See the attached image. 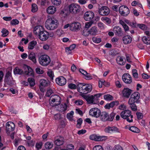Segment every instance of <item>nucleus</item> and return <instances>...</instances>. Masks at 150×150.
<instances>
[{
  "mask_svg": "<svg viewBox=\"0 0 150 150\" xmlns=\"http://www.w3.org/2000/svg\"><path fill=\"white\" fill-rule=\"evenodd\" d=\"M33 32L40 40L42 41L46 40L49 37V33L45 30L43 27L41 25H38L35 27Z\"/></svg>",
  "mask_w": 150,
  "mask_h": 150,
  "instance_id": "f257e3e1",
  "label": "nucleus"
},
{
  "mask_svg": "<svg viewBox=\"0 0 150 150\" xmlns=\"http://www.w3.org/2000/svg\"><path fill=\"white\" fill-rule=\"evenodd\" d=\"M102 94L100 93L96 94L93 96L82 94L81 96L86 100L88 104H96L98 102L99 98Z\"/></svg>",
  "mask_w": 150,
  "mask_h": 150,
  "instance_id": "f03ea898",
  "label": "nucleus"
},
{
  "mask_svg": "<svg viewBox=\"0 0 150 150\" xmlns=\"http://www.w3.org/2000/svg\"><path fill=\"white\" fill-rule=\"evenodd\" d=\"M77 88L79 93L84 95L91 92L92 89V87L90 84L80 83L77 85Z\"/></svg>",
  "mask_w": 150,
  "mask_h": 150,
  "instance_id": "7ed1b4c3",
  "label": "nucleus"
},
{
  "mask_svg": "<svg viewBox=\"0 0 150 150\" xmlns=\"http://www.w3.org/2000/svg\"><path fill=\"white\" fill-rule=\"evenodd\" d=\"M45 25V27L48 29L54 30L57 27L58 22L56 19L51 18L47 20Z\"/></svg>",
  "mask_w": 150,
  "mask_h": 150,
  "instance_id": "20e7f679",
  "label": "nucleus"
},
{
  "mask_svg": "<svg viewBox=\"0 0 150 150\" xmlns=\"http://www.w3.org/2000/svg\"><path fill=\"white\" fill-rule=\"evenodd\" d=\"M61 99L60 97L57 95H52L49 100V103L53 107L58 105L61 103Z\"/></svg>",
  "mask_w": 150,
  "mask_h": 150,
  "instance_id": "39448f33",
  "label": "nucleus"
},
{
  "mask_svg": "<svg viewBox=\"0 0 150 150\" xmlns=\"http://www.w3.org/2000/svg\"><path fill=\"white\" fill-rule=\"evenodd\" d=\"M120 115L122 118L126 119L127 122H133V116L131 115V112L130 110H127L122 111L121 112Z\"/></svg>",
  "mask_w": 150,
  "mask_h": 150,
  "instance_id": "423d86ee",
  "label": "nucleus"
},
{
  "mask_svg": "<svg viewBox=\"0 0 150 150\" xmlns=\"http://www.w3.org/2000/svg\"><path fill=\"white\" fill-rule=\"evenodd\" d=\"M40 64L43 66L48 65L50 62V57L46 55H43L40 56L39 58Z\"/></svg>",
  "mask_w": 150,
  "mask_h": 150,
  "instance_id": "0eeeda50",
  "label": "nucleus"
},
{
  "mask_svg": "<svg viewBox=\"0 0 150 150\" xmlns=\"http://www.w3.org/2000/svg\"><path fill=\"white\" fill-rule=\"evenodd\" d=\"M69 12L74 14L78 13L81 11L80 6L76 4H71L69 6Z\"/></svg>",
  "mask_w": 150,
  "mask_h": 150,
  "instance_id": "6e6552de",
  "label": "nucleus"
},
{
  "mask_svg": "<svg viewBox=\"0 0 150 150\" xmlns=\"http://www.w3.org/2000/svg\"><path fill=\"white\" fill-rule=\"evenodd\" d=\"M119 12L121 16H127L129 13V10L126 6H121L119 8Z\"/></svg>",
  "mask_w": 150,
  "mask_h": 150,
  "instance_id": "1a4fd4ad",
  "label": "nucleus"
},
{
  "mask_svg": "<svg viewBox=\"0 0 150 150\" xmlns=\"http://www.w3.org/2000/svg\"><path fill=\"white\" fill-rule=\"evenodd\" d=\"M99 13L102 16H107L110 13V10L109 8L106 6H103L99 8Z\"/></svg>",
  "mask_w": 150,
  "mask_h": 150,
  "instance_id": "9d476101",
  "label": "nucleus"
},
{
  "mask_svg": "<svg viewBox=\"0 0 150 150\" xmlns=\"http://www.w3.org/2000/svg\"><path fill=\"white\" fill-rule=\"evenodd\" d=\"M15 128V125L14 123L11 122H7L6 124V132L8 134H9L10 132H12L14 130Z\"/></svg>",
  "mask_w": 150,
  "mask_h": 150,
  "instance_id": "9b49d317",
  "label": "nucleus"
},
{
  "mask_svg": "<svg viewBox=\"0 0 150 150\" xmlns=\"http://www.w3.org/2000/svg\"><path fill=\"white\" fill-rule=\"evenodd\" d=\"M100 111L99 109L95 108L91 109L89 111V114L92 116L97 118L100 116Z\"/></svg>",
  "mask_w": 150,
  "mask_h": 150,
  "instance_id": "f8f14e48",
  "label": "nucleus"
},
{
  "mask_svg": "<svg viewBox=\"0 0 150 150\" xmlns=\"http://www.w3.org/2000/svg\"><path fill=\"white\" fill-rule=\"evenodd\" d=\"M81 25L80 23L75 22L70 25V29L71 30L74 31H77L80 30Z\"/></svg>",
  "mask_w": 150,
  "mask_h": 150,
  "instance_id": "ddd939ff",
  "label": "nucleus"
},
{
  "mask_svg": "<svg viewBox=\"0 0 150 150\" xmlns=\"http://www.w3.org/2000/svg\"><path fill=\"white\" fill-rule=\"evenodd\" d=\"M122 79L124 82L127 84H130L132 82V78L130 75L128 73H125L123 74Z\"/></svg>",
  "mask_w": 150,
  "mask_h": 150,
  "instance_id": "4468645a",
  "label": "nucleus"
},
{
  "mask_svg": "<svg viewBox=\"0 0 150 150\" xmlns=\"http://www.w3.org/2000/svg\"><path fill=\"white\" fill-rule=\"evenodd\" d=\"M64 139L63 137L58 136L54 138V142L57 146H59L62 145L64 143Z\"/></svg>",
  "mask_w": 150,
  "mask_h": 150,
  "instance_id": "2eb2a0df",
  "label": "nucleus"
},
{
  "mask_svg": "<svg viewBox=\"0 0 150 150\" xmlns=\"http://www.w3.org/2000/svg\"><path fill=\"white\" fill-rule=\"evenodd\" d=\"M94 13L91 11L86 12L84 15V18L87 21H91L94 17Z\"/></svg>",
  "mask_w": 150,
  "mask_h": 150,
  "instance_id": "dca6fc26",
  "label": "nucleus"
},
{
  "mask_svg": "<svg viewBox=\"0 0 150 150\" xmlns=\"http://www.w3.org/2000/svg\"><path fill=\"white\" fill-rule=\"evenodd\" d=\"M113 31L116 35L119 37L122 36L123 35L122 28L119 26L115 27L113 29Z\"/></svg>",
  "mask_w": 150,
  "mask_h": 150,
  "instance_id": "f3484780",
  "label": "nucleus"
},
{
  "mask_svg": "<svg viewBox=\"0 0 150 150\" xmlns=\"http://www.w3.org/2000/svg\"><path fill=\"white\" fill-rule=\"evenodd\" d=\"M132 92V90L128 88H125L122 92V96L125 98H128Z\"/></svg>",
  "mask_w": 150,
  "mask_h": 150,
  "instance_id": "a211bd4d",
  "label": "nucleus"
},
{
  "mask_svg": "<svg viewBox=\"0 0 150 150\" xmlns=\"http://www.w3.org/2000/svg\"><path fill=\"white\" fill-rule=\"evenodd\" d=\"M55 81L58 84L61 86L64 85L66 83V79L62 76H59L57 78Z\"/></svg>",
  "mask_w": 150,
  "mask_h": 150,
  "instance_id": "6ab92c4d",
  "label": "nucleus"
},
{
  "mask_svg": "<svg viewBox=\"0 0 150 150\" xmlns=\"http://www.w3.org/2000/svg\"><path fill=\"white\" fill-rule=\"evenodd\" d=\"M104 131L108 133L114 132H118L119 129L117 128L114 126L112 127L108 126L105 128Z\"/></svg>",
  "mask_w": 150,
  "mask_h": 150,
  "instance_id": "aec40b11",
  "label": "nucleus"
},
{
  "mask_svg": "<svg viewBox=\"0 0 150 150\" xmlns=\"http://www.w3.org/2000/svg\"><path fill=\"white\" fill-rule=\"evenodd\" d=\"M100 120L103 121H108L109 118V115L108 114L105 112H100V116L99 117Z\"/></svg>",
  "mask_w": 150,
  "mask_h": 150,
  "instance_id": "412c9836",
  "label": "nucleus"
},
{
  "mask_svg": "<svg viewBox=\"0 0 150 150\" xmlns=\"http://www.w3.org/2000/svg\"><path fill=\"white\" fill-rule=\"evenodd\" d=\"M118 101H113L110 103H107L105 106V108L107 109H110V108H113L114 106H117L119 105Z\"/></svg>",
  "mask_w": 150,
  "mask_h": 150,
  "instance_id": "4be33fe9",
  "label": "nucleus"
},
{
  "mask_svg": "<svg viewBox=\"0 0 150 150\" xmlns=\"http://www.w3.org/2000/svg\"><path fill=\"white\" fill-rule=\"evenodd\" d=\"M122 41L124 44H129L131 42L132 38L129 35H126L123 37Z\"/></svg>",
  "mask_w": 150,
  "mask_h": 150,
  "instance_id": "5701e85b",
  "label": "nucleus"
},
{
  "mask_svg": "<svg viewBox=\"0 0 150 150\" xmlns=\"http://www.w3.org/2000/svg\"><path fill=\"white\" fill-rule=\"evenodd\" d=\"M98 32L97 28L96 26L92 27L88 31V33L92 35H95L97 34Z\"/></svg>",
  "mask_w": 150,
  "mask_h": 150,
  "instance_id": "b1692460",
  "label": "nucleus"
},
{
  "mask_svg": "<svg viewBox=\"0 0 150 150\" xmlns=\"http://www.w3.org/2000/svg\"><path fill=\"white\" fill-rule=\"evenodd\" d=\"M28 59L31 60L34 63L37 62L36 55L35 53L33 52H30L28 55Z\"/></svg>",
  "mask_w": 150,
  "mask_h": 150,
  "instance_id": "393cba45",
  "label": "nucleus"
},
{
  "mask_svg": "<svg viewBox=\"0 0 150 150\" xmlns=\"http://www.w3.org/2000/svg\"><path fill=\"white\" fill-rule=\"evenodd\" d=\"M56 11V8L53 6H50L47 9V12L49 14H53Z\"/></svg>",
  "mask_w": 150,
  "mask_h": 150,
  "instance_id": "a878e982",
  "label": "nucleus"
},
{
  "mask_svg": "<svg viewBox=\"0 0 150 150\" xmlns=\"http://www.w3.org/2000/svg\"><path fill=\"white\" fill-rule=\"evenodd\" d=\"M102 138L103 137L100 136H98L95 134L91 135L90 136L91 139L97 141H102L103 140Z\"/></svg>",
  "mask_w": 150,
  "mask_h": 150,
  "instance_id": "bb28decb",
  "label": "nucleus"
},
{
  "mask_svg": "<svg viewBox=\"0 0 150 150\" xmlns=\"http://www.w3.org/2000/svg\"><path fill=\"white\" fill-rule=\"evenodd\" d=\"M40 86L44 87H46L50 85V82L48 80L41 79L40 81Z\"/></svg>",
  "mask_w": 150,
  "mask_h": 150,
  "instance_id": "cd10ccee",
  "label": "nucleus"
},
{
  "mask_svg": "<svg viewBox=\"0 0 150 150\" xmlns=\"http://www.w3.org/2000/svg\"><path fill=\"white\" fill-rule=\"evenodd\" d=\"M116 60L117 63L120 65H123L125 63V62L123 61L122 57L120 56L117 57Z\"/></svg>",
  "mask_w": 150,
  "mask_h": 150,
  "instance_id": "c85d7f7f",
  "label": "nucleus"
},
{
  "mask_svg": "<svg viewBox=\"0 0 150 150\" xmlns=\"http://www.w3.org/2000/svg\"><path fill=\"white\" fill-rule=\"evenodd\" d=\"M26 70L25 71V74L28 76L31 75L33 74V69L25 65Z\"/></svg>",
  "mask_w": 150,
  "mask_h": 150,
  "instance_id": "c756f323",
  "label": "nucleus"
},
{
  "mask_svg": "<svg viewBox=\"0 0 150 150\" xmlns=\"http://www.w3.org/2000/svg\"><path fill=\"white\" fill-rule=\"evenodd\" d=\"M67 106L66 105H59V106L58 107L57 110L58 111L62 112L66 110L67 109Z\"/></svg>",
  "mask_w": 150,
  "mask_h": 150,
  "instance_id": "7c9ffc66",
  "label": "nucleus"
},
{
  "mask_svg": "<svg viewBox=\"0 0 150 150\" xmlns=\"http://www.w3.org/2000/svg\"><path fill=\"white\" fill-rule=\"evenodd\" d=\"M37 44L36 41L33 40L31 41L28 44V49L30 50L33 49Z\"/></svg>",
  "mask_w": 150,
  "mask_h": 150,
  "instance_id": "2f4dec72",
  "label": "nucleus"
},
{
  "mask_svg": "<svg viewBox=\"0 0 150 150\" xmlns=\"http://www.w3.org/2000/svg\"><path fill=\"white\" fill-rule=\"evenodd\" d=\"M130 97L138 100L140 98V94L138 92H134L131 95Z\"/></svg>",
  "mask_w": 150,
  "mask_h": 150,
  "instance_id": "473e14b6",
  "label": "nucleus"
},
{
  "mask_svg": "<svg viewBox=\"0 0 150 150\" xmlns=\"http://www.w3.org/2000/svg\"><path fill=\"white\" fill-rule=\"evenodd\" d=\"M142 40L145 44L146 45L150 44V38L149 37L144 36L142 38Z\"/></svg>",
  "mask_w": 150,
  "mask_h": 150,
  "instance_id": "72a5a7b5",
  "label": "nucleus"
},
{
  "mask_svg": "<svg viewBox=\"0 0 150 150\" xmlns=\"http://www.w3.org/2000/svg\"><path fill=\"white\" fill-rule=\"evenodd\" d=\"M129 129L133 132L139 133L140 132V130L136 127L132 126L130 127Z\"/></svg>",
  "mask_w": 150,
  "mask_h": 150,
  "instance_id": "f704fd0d",
  "label": "nucleus"
},
{
  "mask_svg": "<svg viewBox=\"0 0 150 150\" xmlns=\"http://www.w3.org/2000/svg\"><path fill=\"white\" fill-rule=\"evenodd\" d=\"M14 73L15 74H21L23 73V71L19 69L18 67H16L13 70Z\"/></svg>",
  "mask_w": 150,
  "mask_h": 150,
  "instance_id": "c9c22d12",
  "label": "nucleus"
},
{
  "mask_svg": "<svg viewBox=\"0 0 150 150\" xmlns=\"http://www.w3.org/2000/svg\"><path fill=\"white\" fill-rule=\"evenodd\" d=\"M131 110L133 111H136L137 110V107L135 103H128Z\"/></svg>",
  "mask_w": 150,
  "mask_h": 150,
  "instance_id": "e433bc0d",
  "label": "nucleus"
},
{
  "mask_svg": "<svg viewBox=\"0 0 150 150\" xmlns=\"http://www.w3.org/2000/svg\"><path fill=\"white\" fill-rule=\"evenodd\" d=\"M28 81L31 86H33L35 85V80L33 78H29Z\"/></svg>",
  "mask_w": 150,
  "mask_h": 150,
  "instance_id": "4c0bfd02",
  "label": "nucleus"
},
{
  "mask_svg": "<svg viewBox=\"0 0 150 150\" xmlns=\"http://www.w3.org/2000/svg\"><path fill=\"white\" fill-rule=\"evenodd\" d=\"M74 112L73 111H71L69 113H68L67 115V118L70 121L72 120L73 115Z\"/></svg>",
  "mask_w": 150,
  "mask_h": 150,
  "instance_id": "58836bf2",
  "label": "nucleus"
},
{
  "mask_svg": "<svg viewBox=\"0 0 150 150\" xmlns=\"http://www.w3.org/2000/svg\"><path fill=\"white\" fill-rule=\"evenodd\" d=\"M53 146V144L51 142H47L45 144V146L46 149H51Z\"/></svg>",
  "mask_w": 150,
  "mask_h": 150,
  "instance_id": "ea45409f",
  "label": "nucleus"
},
{
  "mask_svg": "<svg viewBox=\"0 0 150 150\" xmlns=\"http://www.w3.org/2000/svg\"><path fill=\"white\" fill-rule=\"evenodd\" d=\"M105 99L107 100H111L113 99V98L112 96L110 94L105 95L104 96Z\"/></svg>",
  "mask_w": 150,
  "mask_h": 150,
  "instance_id": "a19ab883",
  "label": "nucleus"
},
{
  "mask_svg": "<svg viewBox=\"0 0 150 150\" xmlns=\"http://www.w3.org/2000/svg\"><path fill=\"white\" fill-rule=\"evenodd\" d=\"M1 33H2L1 36L2 37H5L8 35V31L5 28H3L1 31Z\"/></svg>",
  "mask_w": 150,
  "mask_h": 150,
  "instance_id": "79ce46f5",
  "label": "nucleus"
},
{
  "mask_svg": "<svg viewBox=\"0 0 150 150\" xmlns=\"http://www.w3.org/2000/svg\"><path fill=\"white\" fill-rule=\"evenodd\" d=\"M31 11L33 12H35L37 11L38 9L37 5L35 4H33L32 5Z\"/></svg>",
  "mask_w": 150,
  "mask_h": 150,
  "instance_id": "37998d69",
  "label": "nucleus"
},
{
  "mask_svg": "<svg viewBox=\"0 0 150 150\" xmlns=\"http://www.w3.org/2000/svg\"><path fill=\"white\" fill-rule=\"evenodd\" d=\"M94 21H90L85 23V27L86 28H88L90 27L93 23Z\"/></svg>",
  "mask_w": 150,
  "mask_h": 150,
  "instance_id": "c03bdc74",
  "label": "nucleus"
},
{
  "mask_svg": "<svg viewBox=\"0 0 150 150\" xmlns=\"http://www.w3.org/2000/svg\"><path fill=\"white\" fill-rule=\"evenodd\" d=\"M132 73L133 76L135 78H138V74L137 73V71L136 69H133L132 70Z\"/></svg>",
  "mask_w": 150,
  "mask_h": 150,
  "instance_id": "a18cd8bd",
  "label": "nucleus"
},
{
  "mask_svg": "<svg viewBox=\"0 0 150 150\" xmlns=\"http://www.w3.org/2000/svg\"><path fill=\"white\" fill-rule=\"evenodd\" d=\"M6 83L10 86H12L13 84L12 81L10 79H5Z\"/></svg>",
  "mask_w": 150,
  "mask_h": 150,
  "instance_id": "49530a36",
  "label": "nucleus"
},
{
  "mask_svg": "<svg viewBox=\"0 0 150 150\" xmlns=\"http://www.w3.org/2000/svg\"><path fill=\"white\" fill-rule=\"evenodd\" d=\"M138 100H135V99L133 98H132L130 97L129 98L128 101V103H138Z\"/></svg>",
  "mask_w": 150,
  "mask_h": 150,
  "instance_id": "de8ad7c7",
  "label": "nucleus"
},
{
  "mask_svg": "<svg viewBox=\"0 0 150 150\" xmlns=\"http://www.w3.org/2000/svg\"><path fill=\"white\" fill-rule=\"evenodd\" d=\"M93 41L97 43H100L101 41L100 38H97L96 37H93L92 38Z\"/></svg>",
  "mask_w": 150,
  "mask_h": 150,
  "instance_id": "09e8293b",
  "label": "nucleus"
},
{
  "mask_svg": "<svg viewBox=\"0 0 150 150\" xmlns=\"http://www.w3.org/2000/svg\"><path fill=\"white\" fill-rule=\"evenodd\" d=\"M115 114L113 112L110 115V116H109V118H108V121H112L114 118Z\"/></svg>",
  "mask_w": 150,
  "mask_h": 150,
  "instance_id": "8fccbe9b",
  "label": "nucleus"
},
{
  "mask_svg": "<svg viewBox=\"0 0 150 150\" xmlns=\"http://www.w3.org/2000/svg\"><path fill=\"white\" fill-rule=\"evenodd\" d=\"M113 150H123L122 147L119 145H115L113 148Z\"/></svg>",
  "mask_w": 150,
  "mask_h": 150,
  "instance_id": "3c124183",
  "label": "nucleus"
},
{
  "mask_svg": "<svg viewBox=\"0 0 150 150\" xmlns=\"http://www.w3.org/2000/svg\"><path fill=\"white\" fill-rule=\"evenodd\" d=\"M19 21L17 19H13L12 20L11 22V24L12 25H16L18 24L19 23Z\"/></svg>",
  "mask_w": 150,
  "mask_h": 150,
  "instance_id": "603ef678",
  "label": "nucleus"
},
{
  "mask_svg": "<svg viewBox=\"0 0 150 150\" xmlns=\"http://www.w3.org/2000/svg\"><path fill=\"white\" fill-rule=\"evenodd\" d=\"M61 2V0H54L53 1H52V4L57 6L59 5Z\"/></svg>",
  "mask_w": 150,
  "mask_h": 150,
  "instance_id": "864d4df0",
  "label": "nucleus"
},
{
  "mask_svg": "<svg viewBox=\"0 0 150 150\" xmlns=\"http://www.w3.org/2000/svg\"><path fill=\"white\" fill-rule=\"evenodd\" d=\"M53 93L52 90L51 89L47 90L46 93V96L47 97H50V96Z\"/></svg>",
  "mask_w": 150,
  "mask_h": 150,
  "instance_id": "5fc2aeb1",
  "label": "nucleus"
},
{
  "mask_svg": "<svg viewBox=\"0 0 150 150\" xmlns=\"http://www.w3.org/2000/svg\"><path fill=\"white\" fill-rule=\"evenodd\" d=\"M137 26H138L140 29L144 30H146L147 28L146 26L144 24H138Z\"/></svg>",
  "mask_w": 150,
  "mask_h": 150,
  "instance_id": "6e6d98bb",
  "label": "nucleus"
},
{
  "mask_svg": "<svg viewBox=\"0 0 150 150\" xmlns=\"http://www.w3.org/2000/svg\"><path fill=\"white\" fill-rule=\"evenodd\" d=\"M69 87L71 89H75L77 88V86L73 83H70L68 85Z\"/></svg>",
  "mask_w": 150,
  "mask_h": 150,
  "instance_id": "4d7b16f0",
  "label": "nucleus"
},
{
  "mask_svg": "<svg viewBox=\"0 0 150 150\" xmlns=\"http://www.w3.org/2000/svg\"><path fill=\"white\" fill-rule=\"evenodd\" d=\"M82 121L83 120L81 118H80L77 120V127H80V125H81L82 123Z\"/></svg>",
  "mask_w": 150,
  "mask_h": 150,
  "instance_id": "13d9d810",
  "label": "nucleus"
},
{
  "mask_svg": "<svg viewBox=\"0 0 150 150\" xmlns=\"http://www.w3.org/2000/svg\"><path fill=\"white\" fill-rule=\"evenodd\" d=\"M93 150H103V149L101 146L97 145L93 147Z\"/></svg>",
  "mask_w": 150,
  "mask_h": 150,
  "instance_id": "bf43d9fd",
  "label": "nucleus"
},
{
  "mask_svg": "<svg viewBox=\"0 0 150 150\" xmlns=\"http://www.w3.org/2000/svg\"><path fill=\"white\" fill-rule=\"evenodd\" d=\"M136 115L137 116V118L138 119H141L143 117V115L142 113L140 112H137Z\"/></svg>",
  "mask_w": 150,
  "mask_h": 150,
  "instance_id": "052dcab7",
  "label": "nucleus"
},
{
  "mask_svg": "<svg viewBox=\"0 0 150 150\" xmlns=\"http://www.w3.org/2000/svg\"><path fill=\"white\" fill-rule=\"evenodd\" d=\"M11 76V73L10 71H8L6 74L5 79H10Z\"/></svg>",
  "mask_w": 150,
  "mask_h": 150,
  "instance_id": "680f3d73",
  "label": "nucleus"
},
{
  "mask_svg": "<svg viewBox=\"0 0 150 150\" xmlns=\"http://www.w3.org/2000/svg\"><path fill=\"white\" fill-rule=\"evenodd\" d=\"M129 25L134 28H136L137 26V25L136 23L134 22H130L129 23Z\"/></svg>",
  "mask_w": 150,
  "mask_h": 150,
  "instance_id": "e2e57ef3",
  "label": "nucleus"
},
{
  "mask_svg": "<svg viewBox=\"0 0 150 150\" xmlns=\"http://www.w3.org/2000/svg\"><path fill=\"white\" fill-rule=\"evenodd\" d=\"M103 20L105 21L108 24H110L111 22V19L108 17H105L103 18Z\"/></svg>",
  "mask_w": 150,
  "mask_h": 150,
  "instance_id": "0e129e2a",
  "label": "nucleus"
},
{
  "mask_svg": "<svg viewBox=\"0 0 150 150\" xmlns=\"http://www.w3.org/2000/svg\"><path fill=\"white\" fill-rule=\"evenodd\" d=\"M35 71L38 74H42L44 72L43 71L39 68H36Z\"/></svg>",
  "mask_w": 150,
  "mask_h": 150,
  "instance_id": "69168bd1",
  "label": "nucleus"
},
{
  "mask_svg": "<svg viewBox=\"0 0 150 150\" xmlns=\"http://www.w3.org/2000/svg\"><path fill=\"white\" fill-rule=\"evenodd\" d=\"M74 146L72 144H69L67 146V149L69 150H72L74 149Z\"/></svg>",
  "mask_w": 150,
  "mask_h": 150,
  "instance_id": "338daca9",
  "label": "nucleus"
},
{
  "mask_svg": "<svg viewBox=\"0 0 150 150\" xmlns=\"http://www.w3.org/2000/svg\"><path fill=\"white\" fill-rule=\"evenodd\" d=\"M85 79L87 80H90L92 79V76L89 73H87L86 75H85Z\"/></svg>",
  "mask_w": 150,
  "mask_h": 150,
  "instance_id": "774afa93",
  "label": "nucleus"
}]
</instances>
